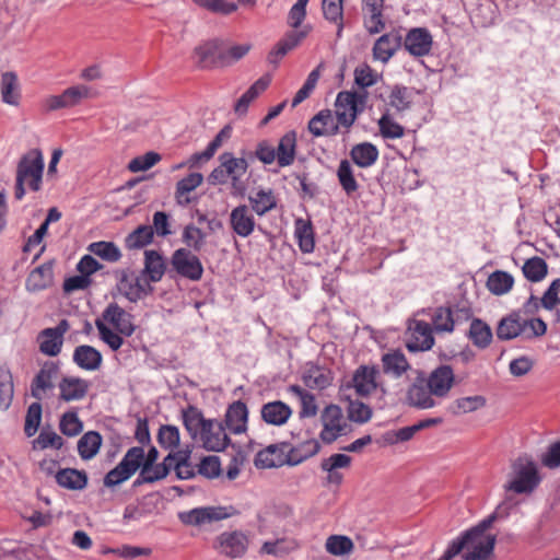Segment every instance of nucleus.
Returning a JSON list of instances; mask_svg holds the SVG:
<instances>
[{
  "label": "nucleus",
  "mask_w": 560,
  "mask_h": 560,
  "mask_svg": "<svg viewBox=\"0 0 560 560\" xmlns=\"http://www.w3.org/2000/svg\"><path fill=\"white\" fill-rule=\"evenodd\" d=\"M509 480L503 486L505 492L532 494L540 485L541 476L532 456L524 454L511 464Z\"/></svg>",
  "instance_id": "obj_1"
},
{
  "label": "nucleus",
  "mask_w": 560,
  "mask_h": 560,
  "mask_svg": "<svg viewBox=\"0 0 560 560\" xmlns=\"http://www.w3.org/2000/svg\"><path fill=\"white\" fill-rule=\"evenodd\" d=\"M497 541L495 535H471L466 537V530L454 539L439 560H452L463 553L464 560H487L493 552Z\"/></svg>",
  "instance_id": "obj_2"
},
{
  "label": "nucleus",
  "mask_w": 560,
  "mask_h": 560,
  "mask_svg": "<svg viewBox=\"0 0 560 560\" xmlns=\"http://www.w3.org/2000/svg\"><path fill=\"white\" fill-rule=\"evenodd\" d=\"M44 165V158L38 149L30 150L21 158L16 166L14 187V197L16 200H21L25 196V184L33 191L40 189Z\"/></svg>",
  "instance_id": "obj_3"
},
{
  "label": "nucleus",
  "mask_w": 560,
  "mask_h": 560,
  "mask_svg": "<svg viewBox=\"0 0 560 560\" xmlns=\"http://www.w3.org/2000/svg\"><path fill=\"white\" fill-rule=\"evenodd\" d=\"M203 276V266L200 258L187 247H178L170 259V278L186 279L192 282L200 281Z\"/></svg>",
  "instance_id": "obj_4"
},
{
  "label": "nucleus",
  "mask_w": 560,
  "mask_h": 560,
  "mask_svg": "<svg viewBox=\"0 0 560 560\" xmlns=\"http://www.w3.org/2000/svg\"><path fill=\"white\" fill-rule=\"evenodd\" d=\"M192 60L197 68L210 70L225 68L223 40L214 38L198 45L192 51Z\"/></svg>",
  "instance_id": "obj_5"
},
{
  "label": "nucleus",
  "mask_w": 560,
  "mask_h": 560,
  "mask_svg": "<svg viewBox=\"0 0 560 560\" xmlns=\"http://www.w3.org/2000/svg\"><path fill=\"white\" fill-rule=\"evenodd\" d=\"M362 102L363 97L355 92L342 91L338 93L335 102V119L339 127H343L347 132L361 113L362 109L359 107V103Z\"/></svg>",
  "instance_id": "obj_6"
},
{
  "label": "nucleus",
  "mask_w": 560,
  "mask_h": 560,
  "mask_svg": "<svg viewBox=\"0 0 560 560\" xmlns=\"http://www.w3.org/2000/svg\"><path fill=\"white\" fill-rule=\"evenodd\" d=\"M90 94L91 89L88 85H73L66 89L61 94L45 97L43 100V107L46 112L71 108L79 105L83 100L89 98Z\"/></svg>",
  "instance_id": "obj_7"
},
{
  "label": "nucleus",
  "mask_w": 560,
  "mask_h": 560,
  "mask_svg": "<svg viewBox=\"0 0 560 560\" xmlns=\"http://www.w3.org/2000/svg\"><path fill=\"white\" fill-rule=\"evenodd\" d=\"M248 537L241 530L223 532L217 538L214 548L228 558H241L248 549Z\"/></svg>",
  "instance_id": "obj_8"
},
{
  "label": "nucleus",
  "mask_w": 560,
  "mask_h": 560,
  "mask_svg": "<svg viewBox=\"0 0 560 560\" xmlns=\"http://www.w3.org/2000/svg\"><path fill=\"white\" fill-rule=\"evenodd\" d=\"M402 46L412 57L428 56L433 47L432 34L427 27H412L402 36Z\"/></svg>",
  "instance_id": "obj_9"
},
{
  "label": "nucleus",
  "mask_w": 560,
  "mask_h": 560,
  "mask_svg": "<svg viewBox=\"0 0 560 560\" xmlns=\"http://www.w3.org/2000/svg\"><path fill=\"white\" fill-rule=\"evenodd\" d=\"M67 319H61L57 326L43 329L37 337L39 351L49 357L60 353L63 343V335L69 330Z\"/></svg>",
  "instance_id": "obj_10"
},
{
  "label": "nucleus",
  "mask_w": 560,
  "mask_h": 560,
  "mask_svg": "<svg viewBox=\"0 0 560 560\" xmlns=\"http://www.w3.org/2000/svg\"><path fill=\"white\" fill-rule=\"evenodd\" d=\"M138 275L148 281L149 284L159 282L164 275L170 277V264L167 265L166 258L162 253L155 249H145L143 268Z\"/></svg>",
  "instance_id": "obj_11"
},
{
  "label": "nucleus",
  "mask_w": 560,
  "mask_h": 560,
  "mask_svg": "<svg viewBox=\"0 0 560 560\" xmlns=\"http://www.w3.org/2000/svg\"><path fill=\"white\" fill-rule=\"evenodd\" d=\"M199 439L202 442V447L209 452H222L228 446L232 448L236 447V444L232 443L230 436L226 434L223 422L215 419L211 420L209 430L203 431Z\"/></svg>",
  "instance_id": "obj_12"
},
{
  "label": "nucleus",
  "mask_w": 560,
  "mask_h": 560,
  "mask_svg": "<svg viewBox=\"0 0 560 560\" xmlns=\"http://www.w3.org/2000/svg\"><path fill=\"white\" fill-rule=\"evenodd\" d=\"M229 517L225 508L206 506L178 513L179 521L185 525L200 526L207 523L221 521Z\"/></svg>",
  "instance_id": "obj_13"
},
{
  "label": "nucleus",
  "mask_w": 560,
  "mask_h": 560,
  "mask_svg": "<svg viewBox=\"0 0 560 560\" xmlns=\"http://www.w3.org/2000/svg\"><path fill=\"white\" fill-rule=\"evenodd\" d=\"M289 446V442L268 445L256 454L254 459L255 466L265 469L287 465Z\"/></svg>",
  "instance_id": "obj_14"
},
{
  "label": "nucleus",
  "mask_w": 560,
  "mask_h": 560,
  "mask_svg": "<svg viewBox=\"0 0 560 560\" xmlns=\"http://www.w3.org/2000/svg\"><path fill=\"white\" fill-rule=\"evenodd\" d=\"M222 228L221 222L215 219H209L205 214H198L196 224H188L183 232V241L187 245H199L208 233Z\"/></svg>",
  "instance_id": "obj_15"
},
{
  "label": "nucleus",
  "mask_w": 560,
  "mask_h": 560,
  "mask_svg": "<svg viewBox=\"0 0 560 560\" xmlns=\"http://www.w3.org/2000/svg\"><path fill=\"white\" fill-rule=\"evenodd\" d=\"M402 46V35L399 30L393 28L380 36L373 46V58L387 63L395 52Z\"/></svg>",
  "instance_id": "obj_16"
},
{
  "label": "nucleus",
  "mask_w": 560,
  "mask_h": 560,
  "mask_svg": "<svg viewBox=\"0 0 560 560\" xmlns=\"http://www.w3.org/2000/svg\"><path fill=\"white\" fill-rule=\"evenodd\" d=\"M119 290L130 302H137L152 295L154 287L139 275H124L119 281Z\"/></svg>",
  "instance_id": "obj_17"
},
{
  "label": "nucleus",
  "mask_w": 560,
  "mask_h": 560,
  "mask_svg": "<svg viewBox=\"0 0 560 560\" xmlns=\"http://www.w3.org/2000/svg\"><path fill=\"white\" fill-rule=\"evenodd\" d=\"M103 318L110 323L115 329L125 337H130L136 331L133 315L126 312L117 303H109L103 312Z\"/></svg>",
  "instance_id": "obj_18"
},
{
  "label": "nucleus",
  "mask_w": 560,
  "mask_h": 560,
  "mask_svg": "<svg viewBox=\"0 0 560 560\" xmlns=\"http://www.w3.org/2000/svg\"><path fill=\"white\" fill-rule=\"evenodd\" d=\"M378 373L380 371L375 365H360L354 371L348 387H353L359 396L366 397L377 388L376 376Z\"/></svg>",
  "instance_id": "obj_19"
},
{
  "label": "nucleus",
  "mask_w": 560,
  "mask_h": 560,
  "mask_svg": "<svg viewBox=\"0 0 560 560\" xmlns=\"http://www.w3.org/2000/svg\"><path fill=\"white\" fill-rule=\"evenodd\" d=\"M454 380L455 375L452 366L442 364L430 373L425 383L434 396L445 397L450 393Z\"/></svg>",
  "instance_id": "obj_20"
},
{
  "label": "nucleus",
  "mask_w": 560,
  "mask_h": 560,
  "mask_svg": "<svg viewBox=\"0 0 560 560\" xmlns=\"http://www.w3.org/2000/svg\"><path fill=\"white\" fill-rule=\"evenodd\" d=\"M311 30V25H305L300 31L288 32L271 49L268 55V61L277 65L281 58L295 48L308 35Z\"/></svg>",
  "instance_id": "obj_21"
},
{
  "label": "nucleus",
  "mask_w": 560,
  "mask_h": 560,
  "mask_svg": "<svg viewBox=\"0 0 560 560\" xmlns=\"http://www.w3.org/2000/svg\"><path fill=\"white\" fill-rule=\"evenodd\" d=\"M59 373V363L46 361L31 383V395L37 400L43 399L42 392L54 388V378Z\"/></svg>",
  "instance_id": "obj_22"
},
{
  "label": "nucleus",
  "mask_w": 560,
  "mask_h": 560,
  "mask_svg": "<svg viewBox=\"0 0 560 560\" xmlns=\"http://www.w3.org/2000/svg\"><path fill=\"white\" fill-rule=\"evenodd\" d=\"M219 161L222 162L224 172L231 179L232 187L235 190H243L244 185L241 179L248 170V161L245 158H235L231 152H223L219 156Z\"/></svg>",
  "instance_id": "obj_23"
},
{
  "label": "nucleus",
  "mask_w": 560,
  "mask_h": 560,
  "mask_svg": "<svg viewBox=\"0 0 560 560\" xmlns=\"http://www.w3.org/2000/svg\"><path fill=\"white\" fill-rule=\"evenodd\" d=\"M340 127L331 110L323 109L308 121V131L316 138L332 137L339 133Z\"/></svg>",
  "instance_id": "obj_24"
},
{
  "label": "nucleus",
  "mask_w": 560,
  "mask_h": 560,
  "mask_svg": "<svg viewBox=\"0 0 560 560\" xmlns=\"http://www.w3.org/2000/svg\"><path fill=\"white\" fill-rule=\"evenodd\" d=\"M525 329L526 324L521 317V311H513L500 319L495 335L499 340L508 341L521 336Z\"/></svg>",
  "instance_id": "obj_25"
},
{
  "label": "nucleus",
  "mask_w": 560,
  "mask_h": 560,
  "mask_svg": "<svg viewBox=\"0 0 560 560\" xmlns=\"http://www.w3.org/2000/svg\"><path fill=\"white\" fill-rule=\"evenodd\" d=\"M183 423L191 440H197L203 431L209 430L212 419H206L202 411L189 405L182 412Z\"/></svg>",
  "instance_id": "obj_26"
},
{
  "label": "nucleus",
  "mask_w": 560,
  "mask_h": 560,
  "mask_svg": "<svg viewBox=\"0 0 560 560\" xmlns=\"http://www.w3.org/2000/svg\"><path fill=\"white\" fill-rule=\"evenodd\" d=\"M351 464V457L346 454H332L324 458L320 463L322 470L327 472L326 485L339 487L342 483L343 475L338 471L339 468H347Z\"/></svg>",
  "instance_id": "obj_27"
},
{
  "label": "nucleus",
  "mask_w": 560,
  "mask_h": 560,
  "mask_svg": "<svg viewBox=\"0 0 560 560\" xmlns=\"http://www.w3.org/2000/svg\"><path fill=\"white\" fill-rule=\"evenodd\" d=\"M54 282L52 262L46 261L34 268L25 280V288L28 292H39L49 288Z\"/></svg>",
  "instance_id": "obj_28"
},
{
  "label": "nucleus",
  "mask_w": 560,
  "mask_h": 560,
  "mask_svg": "<svg viewBox=\"0 0 560 560\" xmlns=\"http://www.w3.org/2000/svg\"><path fill=\"white\" fill-rule=\"evenodd\" d=\"M434 345L433 328L424 320H416L412 340L407 342L410 352L427 351Z\"/></svg>",
  "instance_id": "obj_29"
},
{
  "label": "nucleus",
  "mask_w": 560,
  "mask_h": 560,
  "mask_svg": "<svg viewBox=\"0 0 560 560\" xmlns=\"http://www.w3.org/2000/svg\"><path fill=\"white\" fill-rule=\"evenodd\" d=\"M90 383L86 380L65 376L59 382L60 399L63 401H73L83 399L89 392Z\"/></svg>",
  "instance_id": "obj_30"
},
{
  "label": "nucleus",
  "mask_w": 560,
  "mask_h": 560,
  "mask_svg": "<svg viewBox=\"0 0 560 560\" xmlns=\"http://www.w3.org/2000/svg\"><path fill=\"white\" fill-rule=\"evenodd\" d=\"M248 410L242 400L231 404L225 413V425L234 434L244 433L247 429Z\"/></svg>",
  "instance_id": "obj_31"
},
{
  "label": "nucleus",
  "mask_w": 560,
  "mask_h": 560,
  "mask_svg": "<svg viewBox=\"0 0 560 560\" xmlns=\"http://www.w3.org/2000/svg\"><path fill=\"white\" fill-rule=\"evenodd\" d=\"M59 487L68 490H83L89 482L88 474L75 468H61L55 474Z\"/></svg>",
  "instance_id": "obj_32"
},
{
  "label": "nucleus",
  "mask_w": 560,
  "mask_h": 560,
  "mask_svg": "<svg viewBox=\"0 0 560 560\" xmlns=\"http://www.w3.org/2000/svg\"><path fill=\"white\" fill-rule=\"evenodd\" d=\"M262 420L272 425L284 424L292 415V409L289 405L281 400H275L265 404L260 410Z\"/></svg>",
  "instance_id": "obj_33"
},
{
  "label": "nucleus",
  "mask_w": 560,
  "mask_h": 560,
  "mask_svg": "<svg viewBox=\"0 0 560 560\" xmlns=\"http://www.w3.org/2000/svg\"><path fill=\"white\" fill-rule=\"evenodd\" d=\"M74 363L86 371H95L100 369L103 357L102 353L92 346L81 345L74 349L73 352Z\"/></svg>",
  "instance_id": "obj_34"
},
{
  "label": "nucleus",
  "mask_w": 560,
  "mask_h": 560,
  "mask_svg": "<svg viewBox=\"0 0 560 560\" xmlns=\"http://www.w3.org/2000/svg\"><path fill=\"white\" fill-rule=\"evenodd\" d=\"M433 393L424 385V380L415 382L407 392V401L410 406L428 409L435 406V400L432 398Z\"/></svg>",
  "instance_id": "obj_35"
},
{
  "label": "nucleus",
  "mask_w": 560,
  "mask_h": 560,
  "mask_svg": "<svg viewBox=\"0 0 560 560\" xmlns=\"http://www.w3.org/2000/svg\"><path fill=\"white\" fill-rule=\"evenodd\" d=\"M320 451V444L315 439H310L295 446L290 444L288 448V466H296L315 456Z\"/></svg>",
  "instance_id": "obj_36"
},
{
  "label": "nucleus",
  "mask_w": 560,
  "mask_h": 560,
  "mask_svg": "<svg viewBox=\"0 0 560 560\" xmlns=\"http://www.w3.org/2000/svg\"><path fill=\"white\" fill-rule=\"evenodd\" d=\"M248 200L253 211L260 217L277 207V198L270 188L254 189Z\"/></svg>",
  "instance_id": "obj_37"
},
{
  "label": "nucleus",
  "mask_w": 560,
  "mask_h": 560,
  "mask_svg": "<svg viewBox=\"0 0 560 560\" xmlns=\"http://www.w3.org/2000/svg\"><path fill=\"white\" fill-rule=\"evenodd\" d=\"M296 153V133L289 131L283 135L276 148L277 163L280 167H287L293 164Z\"/></svg>",
  "instance_id": "obj_38"
},
{
  "label": "nucleus",
  "mask_w": 560,
  "mask_h": 560,
  "mask_svg": "<svg viewBox=\"0 0 560 560\" xmlns=\"http://www.w3.org/2000/svg\"><path fill=\"white\" fill-rule=\"evenodd\" d=\"M513 506V503L506 498L505 501L500 503L493 513L487 516L485 520L480 521L477 525L466 530V537H470L471 535H481L488 536L486 532L492 526V524L499 520L509 516L510 511Z\"/></svg>",
  "instance_id": "obj_39"
},
{
  "label": "nucleus",
  "mask_w": 560,
  "mask_h": 560,
  "mask_svg": "<svg viewBox=\"0 0 560 560\" xmlns=\"http://www.w3.org/2000/svg\"><path fill=\"white\" fill-rule=\"evenodd\" d=\"M383 372L393 377H400L410 369V364L400 350H394L382 355Z\"/></svg>",
  "instance_id": "obj_40"
},
{
  "label": "nucleus",
  "mask_w": 560,
  "mask_h": 560,
  "mask_svg": "<svg viewBox=\"0 0 560 560\" xmlns=\"http://www.w3.org/2000/svg\"><path fill=\"white\" fill-rule=\"evenodd\" d=\"M1 100L3 103L18 106L20 102L19 80L13 71H7L1 74L0 81Z\"/></svg>",
  "instance_id": "obj_41"
},
{
  "label": "nucleus",
  "mask_w": 560,
  "mask_h": 560,
  "mask_svg": "<svg viewBox=\"0 0 560 560\" xmlns=\"http://www.w3.org/2000/svg\"><path fill=\"white\" fill-rule=\"evenodd\" d=\"M302 380L304 385L311 389H325L330 386L332 376L330 371L311 364L303 373Z\"/></svg>",
  "instance_id": "obj_42"
},
{
  "label": "nucleus",
  "mask_w": 560,
  "mask_h": 560,
  "mask_svg": "<svg viewBox=\"0 0 560 560\" xmlns=\"http://www.w3.org/2000/svg\"><path fill=\"white\" fill-rule=\"evenodd\" d=\"M350 156L359 167L366 168L377 161L378 150L370 142H362L352 147Z\"/></svg>",
  "instance_id": "obj_43"
},
{
  "label": "nucleus",
  "mask_w": 560,
  "mask_h": 560,
  "mask_svg": "<svg viewBox=\"0 0 560 560\" xmlns=\"http://www.w3.org/2000/svg\"><path fill=\"white\" fill-rule=\"evenodd\" d=\"M468 338L479 349H486L492 341L493 334L490 326L480 318H474L468 330Z\"/></svg>",
  "instance_id": "obj_44"
},
{
  "label": "nucleus",
  "mask_w": 560,
  "mask_h": 560,
  "mask_svg": "<svg viewBox=\"0 0 560 560\" xmlns=\"http://www.w3.org/2000/svg\"><path fill=\"white\" fill-rule=\"evenodd\" d=\"M103 438L97 431H88L78 441V453L84 460L92 459L100 452Z\"/></svg>",
  "instance_id": "obj_45"
},
{
  "label": "nucleus",
  "mask_w": 560,
  "mask_h": 560,
  "mask_svg": "<svg viewBox=\"0 0 560 560\" xmlns=\"http://www.w3.org/2000/svg\"><path fill=\"white\" fill-rule=\"evenodd\" d=\"M230 127L222 128L217 136L208 143L207 148L202 152L194 153L189 160L188 165L190 167L197 166L201 161H209L222 145L223 140L230 137Z\"/></svg>",
  "instance_id": "obj_46"
},
{
  "label": "nucleus",
  "mask_w": 560,
  "mask_h": 560,
  "mask_svg": "<svg viewBox=\"0 0 560 560\" xmlns=\"http://www.w3.org/2000/svg\"><path fill=\"white\" fill-rule=\"evenodd\" d=\"M230 127L222 128L217 136L208 143L207 148L202 152L194 153L189 160L188 165L190 167L197 166L201 161H209L222 145L223 140L230 137Z\"/></svg>",
  "instance_id": "obj_47"
},
{
  "label": "nucleus",
  "mask_w": 560,
  "mask_h": 560,
  "mask_svg": "<svg viewBox=\"0 0 560 560\" xmlns=\"http://www.w3.org/2000/svg\"><path fill=\"white\" fill-rule=\"evenodd\" d=\"M270 84L268 77H261L255 83H253L248 90L238 98L235 104V113L243 115L247 113L249 104L259 96Z\"/></svg>",
  "instance_id": "obj_48"
},
{
  "label": "nucleus",
  "mask_w": 560,
  "mask_h": 560,
  "mask_svg": "<svg viewBox=\"0 0 560 560\" xmlns=\"http://www.w3.org/2000/svg\"><path fill=\"white\" fill-rule=\"evenodd\" d=\"M203 176L200 173H190L176 184L175 197L179 205H188L190 198L188 194L202 184Z\"/></svg>",
  "instance_id": "obj_49"
},
{
  "label": "nucleus",
  "mask_w": 560,
  "mask_h": 560,
  "mask_svg": "<svg viewBox=\"0 0 560 560\" xmlns=\"http://www.w3.org/2000/svg\"><path fill=\"white\" fill-rule=\"evenodd\" d=\"M337 178L347 196L351 197L359 189V184L354 177V171L348 160H341L337 168Z\"/></svg>",
  "instance_id": "obj_50"
},
{
  "label": "nucleus",
  "mask_w": 560,
  "mask_h": 560,
  "mask_svg": "<svg viewBox=\"0 0 560 560\" xmlns=\"http://www.w3.org/2000/svg\"><path fill=\"white\" fill-rule=\"evenodd\" d=\"M231 223L233 230L241 236H247L254 230V220L246 206H240L232 210Z\"/></svg>",
  "instance_id": "obj_51"
},
{
  "label": "nucleus",
  "mask_w": 560,
  "mask_h": 560,
  "mask_svg": "<svg viewBox=\"0 0 560 560\" xmlns=\"http://www.w3.org/2000/svg\"><path fill=\"white\" fill-rule=\"evenodd\" d=\"M144 459V450L142 446H132L130 447L120 463L118 467L129 477L131 478L139 469L142 468V460Z\"/></svg>",
  "instance_id": "obj_52"
},
{
  "label": "nucleus",
  "mask_w": 560,
  "mask_h": 560,
  "mask_svg": "<svg viewBox=\"0 0 560 560\" xmlns=\"http://www.w3.org/2000/svg\"><path fill=\"white\" fill-rule=\"evenodd\" d=\"M343 0H323L324 18L337 25V37L340 38L343 30Z\"/></svg>",
  "instance_id": "obj_53"
},
{
  "label": "nucleus",
  "mask_w": 560,
  "mask_h": 560,
  "mask_svg": "<svg viewBox=\"0 0 560 560\" xmlns=\"http://www.w3.org/2000/svg\"><path fill=\"white\" fill-rule=\"evenodd\" d=\"M14 384L11 371L5 365H0V409L7 410L12 404Z\"/></svg>",
  "instance_id": "obj_54"
},
{
  "label": "nucleus",
  "mask_w": 560,
  "mask_h": 560,
  "mask_svg": "<svg viewBox=\"0 0 560 560\" xmlns=\"http://www.w3.org/2000/svg\"><path fill=\"white\" fill-rule=\"evenodd\" d=\"M487 404V399L482 395L467 396L456 399L450 407L448 410L454 416L468 413L483 408Z\"/></svg>",
  "instance_id": "obj_55"
},
{
  "label": "nucleus",
  "mask_w": 560,
  "mask_h": 560,
  "mask_svg": "<svg viewBox=\"0 0 560 560\" xmlns=\"http://www.w3.org/2000/svg\"><path fill=\"white\" fill-rule=\"evenodd\" d=\"M513 283L514 279L509 272L497 270L488 277L487 288L491 293L502 295L512 289Z\"/></svg>",
  "instance_id": "obj_56"
},
{
  "label": "nucleus",
  "mask_w": 560,
  "mask_h": 560,
  "mask_svg": "<svg viewBox=\"0 0 560 560\" xmlns=\"http://www.w3.org/2000/svg\"><path fill=\"white\" fill-rule=\"evenodd\" d=\"M432 324L436 332H452L454 330L455 318L451 307H436L432 315Z\"/></svg>",
  "instance_id": "obj_57"
},
{
  "label": "nucleus",
  "mask_w": 560,
  "mask_h": 560,
  "mask_svg": "<svg viewBox=\"0 0 560 560\" xmlns=\"http://www.w3.org/2000/svg\"><path fill=\"white\" fill-rule=\"evenodd\" d=\"M388 103L397 112H404L410 108L412 91L402 85H395L388 95Z\"/></svg>",
  "instance_id": "obj_58"
},
{
  "label": "nucleus",
  "mask_w": 560,
  "mask_h": 560,
  "mask_svg": "<svg viewBox=\"0 0 560 560\" xmlns=\"http://www.w3.org/2000/svg\"><path fill=\"white\" fill-rule=\"evenodd\" d=\"M548 272L546 261L540 257H532L527 259L523 266L524 277L532 281L538 282L542 280Z\"/></svg>",
  "instance_id": "obj_59"
},
{
  "label": "nucleus",
  "mask_w": 560,
  "mask_h": 560,
  "mask_svg": "<svg viewBox=\"0 0 560 560\" xmlns=\"http://www.w3.org/2000/svg\"><path fill=\"white\" fill-rule=\"evenodd\" d=\"M180 435L177 427L162 424L158 432V443L164 450H173L179 445Z\"/></svg>",
  "instance_id": "obj_60"
},
{
  "label": "nucleus",
  "mask_w": 560,
  "mask_h": 560,
  "mask_svg": "<svg viewBox=\"0 0 560 560\" xmlns=\"http://www.w3.org/2000/svg\"><path fill=\"white\" fill-rule=\"evenodd\" d=\"M342 410L337 405L327 406L322 413L323 427L325 429H335L337 432H343L346 423H341Z\"/></svg>",
  "instance_id": "obj_61"
},
{
  "label": "nucleus",
  "mask_w": 560,
  "mask_h": 560,
  "mask_svg": "<svg viewBox=\"0 0 560 560\" xmlns=\"http://www.w3.org/2000/svg\"><path fill=\"white\" fill-rule=\"evenodd\" d=\"M377 124L380 132L385 139H400L405 135L404 127L396 122L388 113L382 115Z\"/></svg>",
  "instance_id": "obj_62"
},
{
  "label": "nucleus",
  "mask_w": 560,
  "mask_h": 560,
  "mask_svg": "<svg viewBox=\"0 0 560 560\" xmlns=\"http://www.w3.org/2000/svg\"><path fill=\"white\" fill-rule=\"evenodd\" d=\"M42 413L43 407L39 400L28 406L24 424V433L27 438L33 436L37 432L42 421Z\"/></svg>",
  "instance_id": "obj_63"
},
{
  "label": "nucleus",
  "mask_w": 560,
  "mask_h": 560,
  "mask_svg": "<svg viewBox=\"0 0 560 560\" xmlns=\"http://www.w3.org/2000/svg\"><path fill=\"white\" fill-rule=\"evenodd\" d=\"M59 430L67 436H75L83 430V422L78 417L77 411L65 412L59 422Z\"/></svg>",
  "instance_id": "obj_64"
}]
</instances>
